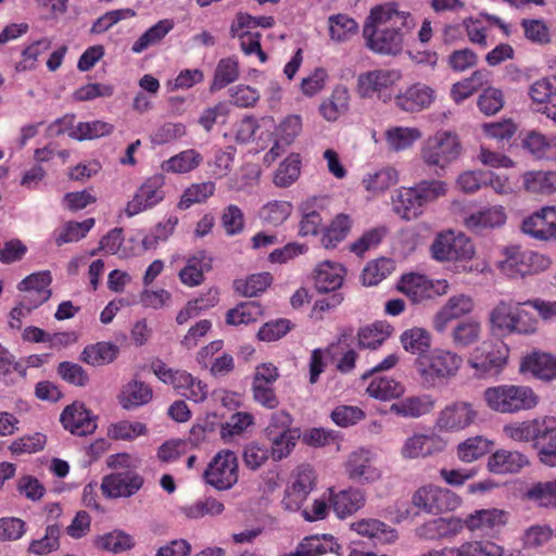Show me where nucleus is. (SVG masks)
<instances>
[{"mask_svg": "<svg viewBox=\"0 0 556 556\" xmlns=\"http://www.w3.org/2000/svg\"><path fill=\"white\" fill-rule=\"evenodd\" d=\"M368 379H370V381L366 388V392L369 396L377 400L389 401L397 399L405 392L404 386L393 378L372 375L369 376Z\"/></svg>", "mask_w": 556, "mask_h": 556, "instance_id": "obj_45", "label": "nucleus"}, {"mask_svg": "<svg viewBox=\"0 0 556 556\" xmlns=\"http://www.w3.org/2000/svg\"><path fill=\"white\" fill-rule=\"evenodd\" d=\"M400 181L399 170L390 165L372 168L366 172L361 180L362 188L370 199L383 195Z\"/></svg>", "mask_w": 556, "mask_h": 556, "instance_id": "obj_25", "label": "nucleus"}, {"mask_svg": "<svg viewBox=\"0 0 556 556\" xmlns=\"http://www.w3.org/2000/svg\"><path fill=\"white\" fill-rule=\"evenodd\" d=\"M420 556H523L519 548H504L491 541H468L459 546L430 549Z\"/></svg>", "mask_w": 556, "mask_h": 556, "instance_id": "obj_16", "label": "nucleus"}, {"mask_svg": "<svg viewBox=\"0 0 556 556\" xmlns=\"http://www.w3.org/2000/svg\"><path fill=\"white\" fill-rule=\"evenodd\" d=\"M63 427L73 434L86 435L91 433L97 425L89 410L81 403H73L61 414Z\"/></svg>", "mask_w": 556, "mask_h": 556, "instance_id": "obj_30", "label": "nucleus"}, {"mask_svg": "<svg viewBox=\"0 0 556 556\" xmlns=\"http://www.w3.org/2000/svg\"><path fill=\"white\" fill-rule=\"evenodd\" d=\"M278 377V369L271 363H263L255 368L252 383L255 402L269 409L278 406L279 401L274 388Z\"/></svg>", "mask_w": 556, "mask_h": 556, "instance_id": "obj_21", "label": "nucleus"}, {"mask_svg": "<svg viewBox=\"0 0 556 556\" xmlns=\"http://www.w3.org/2000/svg\"><path fill=\"white\" fill-rule=\"evenodd\" d=\"M551 417L541 416L533 419L522 421H510L503 427V434L505 438L519 442L528 443L533 442L535 447L536 443H541L544 432L548 429Z\"/></svg>", "mask_w": 556, "mask_h": 556, "instance_id": "obj_22", "label": "nucleus"}, {"mask_svg": "<svg viewBox=\"0 0 556 556\" xmlns=\"http://www.w3.org/2000/svg\"><path fill=\"white\" fill-rule=\"evenodd\" d=\"M239 478V463L235 452L219 451L204 471L205 481L217 490L231 489Z\"/></svg>", "mask_w": 556, "mask_h": 556, "instance_id": "obj_13", "label": "nucleus"}, {"mask_svg": "<svg viewBox=\"0 0 556 556\" xmlns=\"http://www.w3.org/2000/svg\"><path fill=\"white\" fill-rule=\"evenodd\" d=\"M203 162L202 154L195 149L184 150L161 164V169L166 174H188L198 168Z\"/></svg>", "mask_w": 556, "mask_h": 556, "instance_id": "obj_44", "label": "nucleus"}, {"mask_svg": "<svg viewBox=\"0 0 556 556\" xmlns=\"http://www.w3.org/2000/svg\"><path fill=\"white\" fill-rule=\"evenodd\" d=\"M350 91L344 85H337L331 94L325 99L320 106L319 113L328 122H336L340 116L345 114L350 109Z\"/></svg>", "mask_w": 556, "mask_h": 556, "instance_id": "obj_40", "label": "nucleus"}, {"mask_svg": "<svg viewBox=\"0 0 556 556\" xmlns=\"http://www.w3.org/2000/svg\"><path fill=\"white\" fill-rule=\"evenodd\" d=\"M273 127V117H262L256 122L253 117L247 116L233 126V135L237 142L245 143L256 134V131H260V135L263 132L265 136V132H269Z\"/></svg>", "mask_w": 556, "mask_h": 556, "instance_id": "obj_56", "label": "nucleus"}, {"mask_svg": "<svg viewBox=\"0 0 556 556\" xmlns=\"http://www.w3.org/2000/svg\"><path fill=\"white\" fill-rule=\"evenodd\" d=\"M329 491L333 511L341 519L355 514L366 503L365 492L358 488H349L337 493Z\"/></svg>", "mask_w": 556, "mask_h": 556, "instance_id": "obj_35", "label": "nucleus"}, {"mask_svg": "<svg viewBox=\"0 0 556 556\" xmlns=\"http://www.w3.org/2000/svg\"><path fill=\"white\" fill-rule=\"evenodd\" d=\"M473 309L475 301L469 294H454L433 315L432 328L438 333H444L453 321L470 315Z\"/></svg>", "mask_w": 556, "mask_h": 556, "instance_id": "obj_20", "label": "nucleus"}, {"mask_svg": "<svg viewBox=\"0 0 556 556\" xmlns=\"http://www.w3.org/2000/svg\"><path fill=\"white\" fill-rule=\"evenodd\" d=\"M494 442L484 435H473L459 442L456 446V457L465 464H471L491 452Z\"/></svg>", "mask_w": 556, "mask_h": 556, "instance_id": "obj_42", "label": "nucleus"}, {"mask_svg": "<svg viewBox=\"0 0 556 556\" xmlns=\"http://www.w3.org/2000/svg\"><path fill=\"white\" fill-rule=\"evenodd\" d=\"M292 211L293 205L289 201L273 200L261 207L258 216L264 225L277 227L290 217Z\"/></svg>", "mask_w": 556, "mask_h": 556, "instance_id": "obj_58", "label": "nucleus"}, {"mask_svg": "<svg viewBox=\"0 0 556 556\" xmlns=\"http://www.w3.org/2000/svg\"><path fill=\"white\" fill-rule=\"evenodd\" d=\"M164 185L165 177L161 174L147 179L127 202L124 214L132 217L157 205L165 198Z\"/></svg>", "mask_w": 556, "mask_h": 556, "instance_id": "obj_18", "label": "nucleus"}, {"mask_svg": "<svg viewBox=\"0 0 556 556\" xmlns=\"http://www.w3.org/2000/svg\"><path fill=\"white\" fill-rule=\"evenodd\" d=\"M344 276L345 269L340 263L325 261L315 269V286L320 292L334 291L342 286Z\"/></svg>", "mask_w": 556, "mask_h": 556, "instance_id": "obj_38", "label": "nucleus"}, {"mask_svg": "<svg viewBox=\"0 0 556 556\" xmlns=\"http://www.w3.org/2000/svg\"><path fill=\"white\" fill-rule=\"evenodd\" d=\"M539 460L549 467H556V420L551 417L548 429L541 443H536Z\"/></svg>", "mask_w": 556, "mask_h": 556, "instance_id": "obj_64", "label": "nucleus"}, {"mask_svg": "<svg viewBox=\"0 0 556 556\" xmlns=\"http://www.w3.org/2000/svg\"><path fill=\"white\" fill-rule=\"evenodd\" d=\"M400 342L406 352L420 356L430 351L431 334L425 328L413 327L401 333Z\"/></svg>", "mask_w": 556, "mask_h": 556, "instance_id": "obj_52", "label": "nucleus"}, {"mask_svg": "<svg viewBox=\"0 0 556 556\" xmlns=\"http://www.w3.org/2000/svg\"><path fill=\"white\" fill-rule=\"evenodd\" d=\"M509 357V348L503 342L484 341L468 357V365L479 378L500 375Z\"/></svg>", "mask_w": 556, "mask_h": 556, "instance_id": "obj_9", "label": "nucleus"}, {"mask_svg": "<svg viewBox=\"0 0 556 556\" xmlns=\"http://www.w3.org/2000/svg\"><path fill=\"white\" fill-rule=\"evenodd\" d=\"M216 190L215 182L204 181L190 185L181 194L178 202L180 210H187L193 204H201L206 202Z\"/></svg>", "mask_w": 556, "mask_h": 556, "instance_id": "obj_62", "label": "nucleus"}, {"mask_svg": "<svg viewBox=\"0 0 556 556\" xmlns=\"http://www.w3.org/2000/svg\"><path fill=\"white\" fill-rule=\"evenodd\" d=\"M151 369L161 381L170 384L179 394L188 387V383L192 382L193 376L191 374L186 370L169 368L160 359L151 364Z\"/></svg>", "mask_w": 556, "mask_h": 556, "instance_id": "obj_55", "label": "nucleus"}, {"mask_svg": "<svg viewBox=\"0 0 556 556\" xmlns=\"http://www.w3.org/2000/svg\"><path fill=\"white\" fill-rule=\"evenodd\" d=\"M434 101V90L429 86L417 83L395 97L396 105L405 112H419L430 106Z\"/></svg>", "mask_w": 556, "mask_h": 556, "instance_id": "obj_29", "label": "nucleus"}, {"mask_svg": "<svg viewBox=\"0 0 556 556\" xmlns=\"http://www.w3.org/2000/svg\"><path fill=\"white\" fill-rule=\"evenodd\" d=\"M508 513L498 508L479 509L466 518V528L471 532L489 533L506 525Z\"/></svg>", "mask_w": 556, "mask_h": 556, "instance_id": "obj_34", "label": "nucleus"}, {"mask_svg": "<svg viewBox=\"0 0 556 556\" xmlns=\"http://www.w3.org/2000/svg\"><path fill=\"white\" fill-rule=\"evenodd\" d=\"M415 26L409 12L399 10L394 3H384L370 10L363 35L374 52L395 55L403 49L406 34Z\"/></svg>", "mask_w": 556, "mask_h": 556, "instance_id": "obj_1", "label": "nucleus"}, {"mask_svg": "<svg viewBox=\"0 0 556 556\" xmlns=\"http://www.w3.org/2000/svg\"><path fill=\"white\" fill-rule=\"evenodd\" d=\"M520 229L536 241L556 240V205H546L527 215Z\"/></svg>", "mask_w": 556, "mask_h": 556, "instance_id": "obj_17", "label": "nucleus"}, {"mask_svg": "<svg viewBox=\"0 0 556 556\" xmlns=\"http://www.w3.org/2000/svg\"><path fill=\"white\" fill-rule=\"evenodd\" d=\"M551 265L547 256L519 245L504 247L495 263L501 274L508 278L526 277L546 270Z\"/></svg>", "mask_w": 556, "mask_h": 556, "instance_id": "obj_6", "label": "nucleus"}, {"mask_svg": "<svg viewBox=\"0 0 556 556\" xmlns=\"http://www.w3.org/2000/svg\"><path fill=\"white\" fill-rule=\"evenodd\" d=\"M481 336V324L477 319L468 318L453 327L451 339L455 346L467 348L476 343Z\"/></svg>", "mask_w": 556, "mask_h": 556, "instance_id": "obj_59", "label": "nucleus"}, {"mask_svg": "<svg viewBox=\"0 0 556 556\" xmlns=\"http://www.w3.org/2000/svg\"><path fill=\"white\" fill-rule=\"evenodd\" d=\"M433 260L453 264L457 274H483L488 264L477 257L473 241L462 231L443 230L439 232L430 247Z\"/></svg>", "mask_w": 556, "mask_h": 556, "instance_id": "obj_2", "label": "nucleus"}, {"mask_svg": "<svg viewBox=\"0 0 556 556\" xmlns=\"http://www.w3.org/2000/svg\"><path fill=\"white\" fill-rule=\"evenodd\" d=\"M394 212L406 220L418 218L424 213L418 193L415 187H401L392 198Z\"/></svg>", "mask_w": 556, "mask_h": 556, "instance_id": "obj_37", "label": "nucleus"}, {"mask_svg": "<svg viewBox=\"0 0 556 556\" xmlns=\"http://www.w3.org/2000/svg\"><path fill=\"white\" fill-rule=\"evenodd\" d=\"M435 405L431 395L407 396L390 406V412L405 418H418L430 413Z\"/></svg>", "mask_w": 556, "mask_h": 556, "instance_id": "obj_43", "label": "nucleus"}, {"mask_svg": "<svg viewBox=\"0 0 556 556\" xmlns=\"http://www.w3.org/2000/svg\"><path fill=\"white\" fill-rule=\"evenodd\" d=\"M350 529L358 535L380 544H393L399 538L394 528L375 518L356 520L350 525Z\"/></svg>", "mask_w": 556, "mask_h": 556, "instance_id": "obj_27", "label": "nucleus"}, {"mask_svg": "<svg viewBox=\"0 0 556 556\" xmlns=\"http://www.w3.org/2000/svg\"><path fill=\"white\" fill-rule=\"evenodd\" d=\"M51 281L50 273L45 270L27 276L18 283L17 288L26 293L24 296H28V303L38 307L51 296L49 289Z\"/></svg>", "mask_w": 556, "mask_h": 556, "instance_id": "obj_33", "label": "nucleus"}, {"mask_svg": "<svg viewBox=\"0 0 556 556\" xmlns=\"http://www.w3.org/2000/svg\"><path fill=\"white\" fill-rule=\"evenodd\" d=\"M528 465V457L521 452L500 448L489 456L486 469L494 475H508L517 473Z\"/></svg>", "mask_w": 556, "mask_h": 556, "instance_id": "obj_28", "label": "nucleus"}, {"mask_svg": "<svg viewBox=\"0 0 556 556\" xmlns=\"http://www.w3.org/2000/svg\"><path fill=\"white\" fill-rule=\"evenodd\" d=\"M488 71H475L469 77L453 85L451 89V97L455 102L459 103L472 96L477 90L488 84Z\"/></svg>", "mask_w": 556, "mask_h": 556, "instance_id": "obj_57", "label": "nucleus"}, {"mask_svg": "<svg viewBox=\"0 0 556 556\" xmlns=\"http://www.w3.org/2000/svg\"><path fill=\"white\" fill-rule=\"evenodd\" d=\"M485 406L498 414H516L531 410L540 403V396L526 384L504 383L489 387L483 391Z\"/></svg>", "mask_w": 556, "mask_h": 556, "instance_id": "obj_5", "label": "nucleus"}, {"mask_svg": "<svg viewBox=\"0 0 556 556\" xmlns=\"http://www.w3.org/2000/svg\"><path fill=\"white\" fill-rule=\"evenodd\" d=\"M397 290L413 303H421L445 295L450 290V282L446 279H430L422 274L408 273L397 282Z\"/></svg>", "mask_w": 556, "mask_h": 556, "instance_id": "obj_11", "label": "nucleus"}, {"mask_svg": "<svg viewBox=\"0 0 556 556\" xmlns=\"http://www.w3.org/2000/svg\"><path fill=\"white\" fill-rule=\"evenodd\" d=\"M522 498L539 507L556 508V479L530 484Z\"/></svg>", "mask_w": 556, "mask_h": 556, "instance_id": "obj_47", "label": "nucleus"}, {"mask_svg": "<svg viewBox=\"0 0 556 556\" xmlns=\"http://www.w3.org/2000/svg\"><path fill=\"white\" fill-rule=\"evenodd\" d=\"M143 480L135 471L115 472L103 478L101 490L108 497H127L135 494Z\"/></svg>", "mask_w": 556, "mask_h": 556, "instance_id": "obj_26", "label": "nucleus"}, {"mask_svg": "<svg viewBox=\"0 0 556 556\" xmlns=\"http://www.w3.org/2000/svg\"><path fill=\"white\" fill-rule=\"evenodd\" d=\"M522 147L538 160L556 161V136L528 131L522 138Z\"/></svg>", "mask_w": 556, "mask_h": 556, "instance_id": "obj_39", "label": "nucleus"}, {"mask_svg": "<svg viewBox=\"0 0 556 556\" xmlns=\"http://www.w3.org/2000/svg\"><path fill=\"white\" fill-rule=\"evenodd\" d=\"M316 473L309 465L298 467L290 484L286 488L282 506L291 511L299 510L315 488Z\"/></svg>", "mask_w": 556, "mask_h": 556, "instance_id": "obj_19", "label": "nucleus"}, {"mask_svg": "<svg viewBox=\"0 0 556 556\" xmlns=\"http://www.w3.org/2000/svg\"><path fill=\"white\" fill-rule=\"evenodd\" d=\"M506 222V213L503 206L494 205L464 217V226L473 232H482L484 230L501 227Z\"/></svg>", "mask_w": 556, "mask_h": 556, "instance_id": "obj_31", "label": "nucleus"}, {"mask_svg": "<svg viewBox=\"0 0 556 556\" xmlns=\"http://www.w3.org/2000/svg\"><path fill=\"white\" fill-rule=\"evenodd\" d=\"M462 151L458 135L452 130L441 129L422 141L419 157L430 168L445 169L460 156Z\"/></svg>", "mask_w": 556, "mask_h": 556, "instance_id": "obj_7", "label": "nucleus"}, {"mask_svg": "<svg viewBox=\"0 0 556 556\" xmlns=\"http://www.w3.org/2000/svg\"><path fill=\"white\" fill-rule=\"evenodd\" d=\"M412 504L427 514L441 515L457 509L462 498L450 489L428 483L414 492Z\"/></svg>", "mask_w": 556, "mask_h": 556, "instance_id": "obj_10", "label": "nucleus"}, {"mask_svg": "<svg viewBox=\"0 0 556 556\" xmlns=\"http://www.w3.org/2000/svg\"><path fill=\"white\" fill-rule=\"evenodd\" d=\"M523 302L500 300L489 312L490 329L500 334L531 336L539 329V319L528 312Z\"/></svg>", "mask_w": 556, "mask_h": 556, "instance_id": "obj_4", "label": "nucleus"}, {"mask_svg": "<svg viewBox=\"0 0 556 556\" xmlns=\"http://www.w3.org/2000/svg\"><path fill=\"white\" fill-rule=\"evenodd\" d=\"M393 327L387 321H376L358 331V343L364 349L376 350L392 334Z\"/></svg>", "mask_w": 556, "mask_h": 556, "instance_id": "obj_51", "label": "nucleus"}, {"mask_svg": "<svg viewBox=\"0 0 556 556\" xmlns=\"http://www.w3.org/2000/svg\"><path fill=\"white\" fill-rule=\"evenodd\" d=\"M446 442L438 434L415 433L407 438L401 448L405 459L426 458L444 451Z\"/></svg>", "mask_w": 556, "mask_h": 556, "instance_id": "obj_24", "label": "nucleus"}, {"mask_svg": "<svg viewBox=\"0 0 556 556\" xmlns=\"http://www.w3.org/2000/svg\"><path fill=\"white\" fill-rule=\"evenodd\" d=\"M464 359L458 353L444 348H434L415 359V369L420 384L427 389H437L454 379Z\"/></svg>", "mask_w": 556, "mask_h": 556, "instance_id": "obj_3", "label": "nucleus"}, {"mask_svg": "<svg viewBox=\"0 0 556 556\" xmlns=\"http://www.w3.org/2000/svg\"><path fill=\"white\" fill-rule=\"evenodd\" d=\"M152 396L153 391L149 384L131 380L123 387L118 400L123 408L132 409L149 403Z\"/></svg>", "mask_w": 556, "mask_h": 556, "instance_id": "obj_46", "label": "nucleus"}, {"mask_svg": "<svg viewBox=\"0 0 556 556\" xmlns=\"http://www.w3.org/2000/svg\"><path fill=\"white\" fill-rule=\"evenodd\" d=\"M403 78L397 68H376L357 76L356 92L362 99L389 103L396 97V89Z\"/></svg>", "mask_w": 556, "mask_h": 556, "instance_id": "obj_8", "label": "nucleus"}, {"mask_svg": "<svg viewBox=\"0 0 556 556\" xmlns=\"http://www.w3.org/2000/svg\"><path fill=\"white\" fill-rule=\"evenodd\" d=\"M175 23L170 18L159 21L155 25L147 29L132 45L134 53H141L150 47L160 43L165 36L174 28Z\"/></svg>", "mask_w": 556, "mask_h": 556, "instance_id": "obj_54", "label": "nucleus"}, {"mask_svg": "<svg viewBox=\"0 0 556 556\" xmlns=\"http://www.w3.org/2000/svg\"><path fill=\"white\" fill-rule=\"evenodd\" d=\"M212 268V257L205 251H199L187 260L179 271L180 281L188 287L202 283L203 275Z\"/></svg>", "mask_w": 556, "mask_h": 556, "instance_id": "obj_41", "label": "nucleus"}, {"mask_svg": "<svg viewBox=\"0 0 556 556\" xmlns=\"http://www.w3.org/2000/svg\"><path fill=\"white\" fill-rule=\"evenodd\" d=\"M118 354V348L109 342H98L88 345L81 353V361L92 365L101 366L113 362Z\"/></svg>", "mask_w": 556, "mask_h": 556, "instance_id": "obj_61", "label": "nucleus"}, {"mask_svg": "<svg viewBox=\"0 0 556 556\" xmlns=\"http://www.w3.org/2000/svg\"><path fill=\"white\" fill-rule=\"evenodd\" d=\"M94 224V218H87L80 223L66 222L54 230V241L59 247L65 243L77 242L87 236Z\"/></svg>", "mask_w": 556, "mask_h": 556, "instance_id": "obj_50", "label": "nucleus"}, {"mask_svg": "<svg viewBox=\"0 0 556 556\" xmlns=\"http://www.w3.org/2000/svg\"><path fill=\"white\" fill-rule=\"evenodd\" d=\"M466 528V519L456 517L439 518L426 522L416 531L425 540L447 539L459 534Z\"/></svg>", "mask_w": 556, "mask_h": 556, "instance_id": "obj_32", "label": "nucleus"}, {"mask_svg": "<svg viewBox=\"0 0 556 556\" xmlns=\"http://www.w3.org/2000/svg\"><path fill=\"white\" fill-rule=\"evenodd\" d=\"M525 190L533 194H552L556 191V172L530 170L522 175Z\"/></svg>", "mask_w": 556, "mask_h": 556, "instance_id": "obj_48", "label": "nucleus"}, {"mask_svg": "<svg viewBox=\"0 0 556 556\" xmlns=\"http://www.w3.org/2000/svg\"><path fill=\"white\" fill-rule=\"evenodd\" d=\"M60 538L61 528L58 525H49L42 538L30 541L27 552L36 556L49 555L59 549Z\"/></svg>", "mask_w": 556, "mask_h": 556, "instance_id": "obj_60", "label": "nucleus"}, {"mask_svg": "<svg viewBox=\"0 0 556 556\" xmlns=\"http://www.w3.org/2000/svg\"><path fill=\"white\" fill-rule=\"evenodd\" d=\"M422 137L417 127L389 126L383 131V140L390 152H402L412 149Z\"/></svg>", "mask_w": 556, "mask_h": 556, "instance_id": "obj_36", "label": "nucleus"}, {"mask_svg": "<svg viewBox=\"0 0 556 556\" xmlns=\"http://www.w3.org/2000/svg\"><path fill=\"white\" fill-rule=\"evenodd\" d=\"M51 46L52 40L48 37H42L27 45L21 53V60L15 63V71L21 73L36 70L39 58L50 50Z\"/></svg>", "mask_w": 556, "mask_h": 556, "instance_id": "obj_53", "label": "nucleus"}, {"mask_svg": "<svg viewBox=\"0 0 556 556\" xmlns=\"http://www.w3.org/2000/svg\"><path fill=\"white\" fill-rule=\"evenodd\" d=\"M343 467L348 478L362 485L371 484L381 478L375 453L368 448L359 447L352 451L346 456Z\"/></svg>", "mask_w": 556, "mask_h": 556, "instance_id": "obj_15", "label": "nucleus"}, {"mask_svg": "<svg viewBox=\"0 0 556 556\" xmlns=\"http://www.w3.org/2000/svg\"><path fill=\"white\" fill-rule=\"evenodd\" d=\"M353 220L348 214H338L324 229L320 243L326 249H333L349 235Z\"/></svg>", "mask_w": 556, "mask_h": 556, "instance_id": "obj_49", "label": "nucleus"}, {"mask_svg": "<svg viewBox=\"0 0 556 556\" xmlns=\"http://www.w3.org/2000/svg\"><path fill=\"white\" fill-rule=\"evenodd\" d=\"M478 415L479 412L471 402L453 401L438 413L434 427L440 432H460L473 425Z\"/></svg>", "mask_w": 556, "mask_h": 556, "instance_id": "obj_12", "label": "nucleus"}, {"mask_svg": "<svg viewBox=\"0 0 556 556\" xmlns=\"http://www.w3.org/2000/svg\"><path fill=\"white\" fill-rule=\"evenodd\" d=\"M302 131V119L299 115H289L283 118L278 126L273 127L269 132L257 135V141L261 146H267L274 142L270 150L265 154L266 162H274L278 156L285 152L295 138Z\"/></svg>", "mask_w": 556, "mask_h": 556, "instance_id": "obj_14", "label": "nucleus"}, {"mask_svg": "<svg viewBox=\"0 0 556 556\" xmlns=\"http://www.w3.org/2000/svg\"><path fill=\"white\" fill-rule=\"evenodd\" d=\"M270 443V456L274 460H281L290 455L300 434L298 431H283L265 435Z\"/></svg>", "mask_w": 556, "mask_h": 556, "instance_id": "obj_63", "label": "nucleus"}, {"mask_svg": "<svg viewBox=\"0 0 556 556\" xmlns=\"http://www.w3.org/2000/svg\"><path fill=\"white\" fill-rule=\"evenodd\" d=\"M519 372L544 382L556 380V356L541 350H532L520 358Z\"/></svg>", "mask_w": 556, "mask_h": 556, "instance_id": "obj_23", "label": "nucleus"}]
</instances>
